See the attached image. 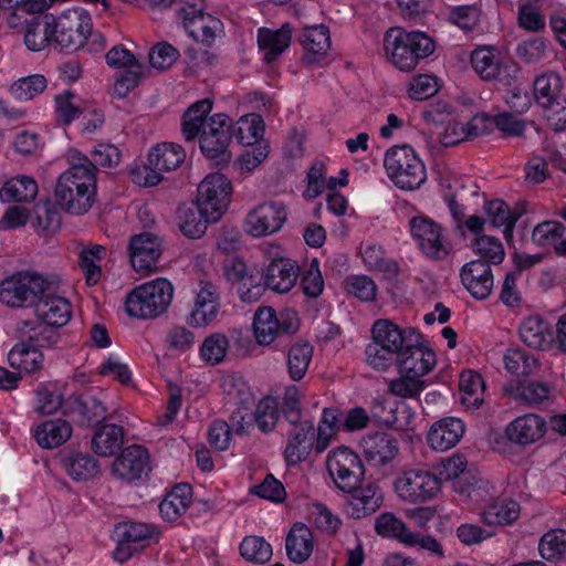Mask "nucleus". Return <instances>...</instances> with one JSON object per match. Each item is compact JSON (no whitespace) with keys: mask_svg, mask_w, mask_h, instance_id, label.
I'll list each match as a JSON object with an SVG mask.
<instances>
[{"mask_svg":"<svg viewBox=\"0 0 566 566\" xmlns=\"http://www.w3.org/2000/svg\"><path fill=\"white\" fill-rule=\"evenodd\" d=\"M459 388L462 403L467 407L478 408L483 402L484 381L478 373L463 371L460 376Z\"/></svg>","mask_w":566,"mask_h":566,"instance_id":"8fccbe9b","label":"nucleus"},{"mask_svg":"<svg viewBox=\"0 0 566 566\" xmlns=\"http://www.w3.org/2000/svg\"><path fill=\"white\" fill-rule=\"evenodd\" d=\"M471 64L474 71L485 81L501 80L505 66L499 55L491 48H479L471 54Z\"/></svg>","mask_w":566,"mask_h":566,"instance_id":"ea45409f","label":"nucleus"},{"mask_svg":"<svg viewBox=\"0 0 566 566\" xmlns=\"http://www.w3.org/2000/svg\"><path fill=\"white\" fill-rule=\"evenodd\" d=\"M35 314L40 321L62 327L71 319V303L65 297L56 295V290H53L51 295H45L36 305Z\"/></svg>","mask_w":566,"mask_h":566,"instance_id":"c756f323","label":"nucleus"},{"mask_svg":"<svg viewBox=\"0 0 566 566\" xmlns=\"http://www.w3.org/2000/svg\"><path fill=\"white\" fill-rule=\"evenodd\" d=\"M522 342L534 349L548 348L553 343L547 324L539 316L526 317L520 326Z\"/></svg>","mask_w":566,"mask_h":566,"instance_id":"4c0bfd02","label":"nucleus"},{"mask_svg":"<svg viewBox=\"0 0 566 566\" xmlns=\"http://www.w3.org/2000/svg\"><path fill=\"white\" fill-rule=\"evenodd\" d=\"M371 342L366 346L367 364L379 371L389 369L421 335L412 327L400 328L389 319L380 318L371 327Z\"/></svg>","mask_w":566,"mask_h":566,"instance_id":"f03ea898","label":"nucleus"},{"mask_svg":"<svg viewBox=\"0 0 566 566\" xmlns=\"http://www.w3.org/2000/svg\"><path fill=\"white\" fill-rule=\"evenodd\" d=\"M292 25L283 23L280 29L262 28L259 30L258 43L264 53V61L272 63L290 46L292 40Z\"/></svg>","mask_w":566,"mask_h":566,"instance_id":"c85d7f7f","label":"nucleus"},{"mask_svg":"<svg viewBox=\"0 0 566 566\" xmlns=\"http://www.w3.org/2000/svg\"><path fill=\"white\" fill-rule=\"evenodd\" d=\"M263 119L258 114H249L240 118L234 135L242 145H253L263 135Z\"/></svg>","mask_w":566,"mask_h":566,"instance_id":"e2e57ef3","label":"nucleus"},{"mask_svg":"<svg viewBox=\"0 0 566 566\" xmlns=\"http://www.w3.org/2000/svg\"><path fill=\"white\" fill-rule=\"evenodd\" d=\"M229 338L222 333H213L207 336L200 346V358L211 366L223 361L228 353Z\"/></svg>","mask_w":566,"mask_h":566,"instance_id":"4d7b16f0","label":"nucleus"},{"mask_svg":"<svg viewBox=\"0 0 566 566\" xmlns=\"http://www.w3.org/2000/svg\"><path fill=\"white\" fill-rule=\"evenodd\" d=\"M161 239L151 232H142L130 238L128 244L132 266L145 274L157 269L161 255Z\"/></svg>","mask_w":566,"mask_h":566,"instance_id":"dca6fc26","label":"nucleus"},{"mask_svg":"<svg viewBox=\"0 0 566 566\" xmlns=\"http://www.w3.org/2000/svg\"><path fill=\"white\" fill-rule=\"evenodd\" d=\"M474 252L481 256V261L490 264H499L504 260L505 251L502 242L491 235L475 237L472 243Z\"/></svg>","mask_w":566,"mask_h":566,"instance_id":"680f3d73","label":"nucleus"},{"mask_svg":"<svg viewBox=\"0 0 566 566\" xmlns=\"http://www.w3.org/2000/svg\"><path fill=\"white\" fill-rule=\"evenodd\" d=\"M24 43L29 50L38 52L53 43V15H33L25 21Z\"/></svg>","mask_w":566,"mask_h":566,"instance_id":"473e14b6","label":"nucleus"},{"mask_svg":"<svg viewBox=\"0 0 566 566\" xmlns=\"http://www.w3.org/2000/svg\"><path fill=\"white\" fill-rule=\"evenodd\" d=\"M91 14L82 8H72L53 15V43L60 50L75 52L92 33Z\"/></svg>","mask_w":566,"mask_h":566,"instance_id":"6e6552de","label":"nucleus"},{"mask_svg":"<svg viewBox=\"0 0 566 566\" xmlns=\"http://www.w3.org/2000/svg\"><path fill=\"white\" fill-rule=\"evenodd\" d=\"M234 135L232 119L226 114H216L209 118L199 137L202 154L216 160L217 165L228 164L231 155L228 147Z\"/></svg>","mask_w":566,"mask_h":566,"instance_id":"9d476101","label":"nucleus"},{"mask_svg":"<svg viewBox=\"0 0 566 566\" xmlns=\"http://www.w3.org/2000/svg\"><path fill=\"white\" fill-rule=\"evenodd\" d=\"M389 179L402 190L418 189L427 180L423 161L408 145L389 148L384 158Z\"/></svg>","mask_w":566,"mask_h":566,"instance_id":"0eeeda50","label":"nucleus"},{"mask_svg":"<svg viewBox=\"0 0 566 566\" xmlns=\"http://www.w3.org/2000/svg\"><path fill=\"white\" fill-rule=\"evenodd\" d=\"M564 226L558 221H543L538 223L533 232L532 240L536 245H556L564 234Z\"/></svg>","mask_w":566,"mask_h":566,"instance_id":"338daca9","label":"nucleus"},{"mask_svg":"<svg viewBox=\"0 0 566 566\" xmlns=\"http://www.w3.org/2000/svg\"><path fill=\"white\" fill-rule=\"evenodd\" d=\"M461 282L467 291L478 300L486 298L493 289L494 280L490 264L473 260L461 269Z\"/></svg>","mask_w":566,"mask_h":566,"instance_id":"393cba45","label":"nucleus"},{"mask_svg":"<svg viewBox=\"0 0 566 566\" xmlns=\"http://www.w3.org/2000/svg\"><path fill=\"white\" fill-rule=\"evenodd\" d=\"M410 233L420 251L433 260H442L450 253L444 229L427 217H413L409 221Z\"/></svg>","mask_w":566,"mask_h":566,"instance_id":"ddd939ff","label":"nucleus"},{"mask_svg":"<svg viewBox=\"0 0 566 566\" xmlns=\"http://www.w3.org/2000/svg\"><path fill=\"white\" fill-rule=\"evenodd\" d=\"M486 220L494 228H504V237L509 241L513 237L514 226L520 218L513 212L507 203L502 200H492L485 206Z\"/></svg>","mask_w":566,"mask_h":566,"instance_id":"c03bdc74","label":"nucleus"},{"mask_svg":"<svg viewBox=\"0 0 566 566\" xmlns=\"http://www.w3.org/2000/svg\"><path fill=\"white\" fill-rule=\"evenodd\" d=\"M67 160L70 167L57 178L54 198L65 212L81 216L95 201L97 169L87 156L76 149L69 150Z\"/></svg>","mask_w":566,"mask_h":566,"instance_id":"f257e3e1","label":"nucleus"},{"mask_svg":"<svg viewBox=\"0 0 566 566\" xmlns=\"http://www.w3.org/2000/svg\"><path fill=\"white\" fill-rule=\"evenodd\" d=\"M392 486L398 499L409 504L431 501L441 491L436 474L421 469H410L401 472L395 479Z\"/></svg>","mask_w":566,"mask_h":566,"instance_id":"1a4fd4ad","label":"nucleus"},{"mask_svg":"<svg viewBox=\"0 0 566 566\" xmlns=\"http://www.w3.org/2000/svg\"><path fill=\"white\" fill-rule=\"evenodd\" d=\"M395 364L399 373L422 379L434 368L437 356L431 348L423 345L421 339L412 344V347L407 348Z\"/></svg>","mask_w":566,"mask_h":566,"instance_id":"5701e85b","label":"nucleus"},{"mask_svg":"<svg viewBox=\"0 0 566 566\" xmlns=\"http://www.w3.org/2000/svg\"><path fill=\"white\" fill-rule=\"evenodd\" d=\"M124 428L115 423L102 424L92 437V450L101 457H112L122 450Z\"/></svg>","mask_w":566,"mask_h":566,"instance_id":"f704fd0d","label":"nucleus"},{"mask_svg":"<svg viewBox=\"0 0 566 566\" xmlns=\"http://www.w3.org/2000/svg\"><path fill=\"white\" fill-rule=\"evenodd\" d=\"M207 217L197 202L192 206H181L177 210L178 227L184 235L190 239L202 237L207 224L213 223Z\"/></svg>","mask_w":566,"mask_h":566,"instance_id":"e433bc0d","label":"nucleus"},{"mask_svg":"<svg viewBox=\"0 0 566 566\" xmlns=\"http://www.w3.org/2000/svg\"><path fill=\"white\" fill-rule=\"evenodd\" d=\"M254 335L259 344L270 345L279 336L275 311L271 307L260 308L253 319Z\"/></svg>","mask_w":566,"mask_h":566,"instance_id":"3c124183","label":"nucleus"},{"mask_svg":"<svg viewBox=\"0 0 566 566\" xmlns=\"http://www.w3.org/2000/svg\"><path fill=\"white\" fill-rule=\"evenodd\" d=\"M118 530H120L119 538L113 556L119 563L126 562L135 553L144 549L156 532L154 525L137 522L125 523Z\"/></svg>","mask_w":566,"mask_h":566,"instance_id":"aec40b11","label":"nucleus"},{"mask_svg":"<svg viewBox=\"0 0 566 566\" xmlns=\"http://www.w3.org/2000/svg\"><path fill=\"white\" fill-rule=\"evenodd\" d=\"M386 59L400 71L413 70L418 62L434 51L430 36L420 31L408 32L401 28H390L384 35Z\"/></svg>","mask_w":566,"mask_h":566,"instance_id":"7ed1b4c3","label":"nucleus"},{"mask_svg":"<svg viewBox=\"0 0 566 566\" xmlns=\"http://www.w3.org/2000/svg\"><path fill=\"white\" fill-rule=\"evenodd\" d=\"M503 363L509 373L516 376H530L538 370V358L520 348H510L503 357Z\"/></svg>","mask_w":566,"mask_h":566,"instance_id":"09e8293b","label":"nucleus"},{"mask_svg":"<svg viewBox=\"0 0 566 566\" xmlns=\"http://www.w3.org/2000/svg\"><path fill=\"white\" fill-rule=\"evenodd\" d=\"M185 158L186 153L180 145L174 143L157 145L149 153L147 165L143 168L144 180L138 179L137 182L145 187L158 185L163 179L161 172L175 170Z\"/></svg>","mask_w":566,"mask_h":566,"instance_id":"4468645a","label":"nucleus"},{"mask_svg":"<svg viewBox=\"0 0 566 566\" xmlns=\"http://www.w3.org/2000/svg\"><path fill=\"white\" fill-rule=\"evenodd\" d=\"M190 494V485L179 484L175 486L159 504L161 516L170 522L176 521L189 507Z\"/></svg>","mask_w":566,"mask_h":566,"instance_id":"79ce46f5","label":"nucleus"},{"mask_svg":"<svg viewBox=\"0 0 566 566\" xmlns=\"http://www.w3.org/2000/svg\"><path fill=\"white\" fill-rule=\"evenodd\" d=\"M203 0L187 2L186 6L180 9L184 27L193 40L200 35V31L206 24V18L209 15L203 12Z\"/></svg>","mask_w":566,"mask_h":566,"instance_id":"052dcab7","label":"nucleus"},{"mask_svg":"<svg viewBox=\"0 0 566 566\" xmlns=\"http://www.w3.org/2000/svg\"><path fill=\"white\" fill-rule=\"evenodd\" d=\"M70 476L75 481H87L98 473L97 461L87 453H73L64 459Z\"/></svg>","mask_w":566,"mask_h":566,"instance_id":"5fc2aeb1","label":"nucleus"},{"mask_svg":"<svg viewBox=\"0 0 566 566\" xmlns=\"http://www.w3.org/2000/svg\"><path fill=\"white\" fill-rule=\"evenodd\" d=\"M254 421L263 432L271 431L279 420L277 402L272 397H265L259 401L253 410Z\"/></svg>","mask_w":566,"mask_h":566,"instance_id":"0e129e2a","label":"nucleus"},{"mask_svg":"<svg viewBox=\"0 0 566 566\" xmlns=\"http://www.w3.org/2000/svg\"><path fill=\"white\" fill-rule=\"evenodd\" d=\"M314 347L308 343H296L287 353V370L292 380H301L312 360Z\"/></svg>","mask_w":566,"mask_h":566,"instance_id":"603ef678","label":"nucleus"},{"mask_svg":"<svg viewBox=\"0 0 566 566\" xmlns=\"http://www.w3.org/2000/svg\"><path fill=\"white\" fill-rule=\"evenodd\" d=\"M57 290V284L41 274L22 271L12 274L0 283V301L11 307L34 306L45 295Z\"/></svg>","mask_w":566,"mask_h":566,"instance_id":"20e7f679","label":"nucleus"},{"mask_svg":"<svg viewBox=\"0 0 566 566\" xmlns=\"http://www.w3.org/2000/svg\"><path fill=\"white\" fill-rule=\"evenodd\" d=\"M38 185L29 176H20L8 180L0 190V198L3 202H29L35 199Z\"/></svg>","mask_w":566,"mask_h":566,"instance_id":"37998d69","label":"nucleus"},{"mask_svg":"<svg viewBox=\"0 0 566 566\" xmlns=\"http://www.w3.org/2000/svg\"><path fill=\"white\" fill-rule=\"evenodd\" d=\"M517 24L523 30L534 33L545 28V17L542 14L537 1H520L517 8Z\"/></svg>","mask_w":566,"mask_h":566,"instance_id":"13d9d810","label":"nucleus"},{"mask_svg":"<svg viewBox=\"0 0 566 566\" xmlns=\"http://www.w3.org/2000/svg\"><path fill=\"white\" fill-rule=\"evenodd\" d=\"M343 492L348 493L346 500L347 512L356 520L374 514L384 502L382 491L375 482H360L352 490H344Z\"/></svg>","mask_w":566,"mask_h":566,"instance_id":"6ab92c4d","label":"nucleus"},{"mask_svg":"<svg viewBox=\"0 0 566 566\" xmlns=\"http://www.w3.org/2000/svg\"><path fill=\"white\" fill-rule=\"evenodd\" d=\"M239 553L248 563L264 565L272 558L273 549L264 537L248 535L240 543Z\"/></svg>","mask_w":566,"mask_h":566,"instance_id":"a18cd8bd","label":"nucleus"},{"mask_svg":"<svg viewBox=\"0 0 566 566\" xmlns=\"http://www.w3.org/2000/svg\"><path fill=\"white\" fill-rule=\"evenodd\" d=\"M297 275L298 266L294 261L284 258L274 259L264 272V285L277 293H287L295 285Z\"/></svg>","mask_w":566,"mask_h":566,"instance_id":"cd10ccee","label":"nucleus"},{"mask_svg":"<svg viewBox=\"0 0 566 566\" xmlns=\"http://www.w3.org/2000/svg\"><path fill=\"white\" fill-rule=\"evenodd\" d=\"M520 515V503L511 497L494 499L485 504L481 512L483 522L492 526L511 525Z\"/></svg>","mask_w":566,"mask_h":566,"instance_id":"7c9ffc66","label":"nucleus"},{"mask_svg":"<svg viewBox=\"0 0 566 566\" xmlns=\"http://www.w3.org/2000/svg\"><path fill=\"white\" fill-rule=\"evenodd\" d=\"M423 389V379L403 373H399V377L391 379L388 384L389 392L400 398H415Z\"/></svg>","mask_w":566,"mask_h":566,"instance_id":"69168bd1","label":"nucleus"},{"mask_svg":"<svg viewBox=\"0 0 566 566\" xmlns=\"http://www.w3.org/2000/svg\"><path fill=\"white\" fill-rule=\"evenodd\" d=\"M287 219L286 208L282 202L270 201L251 210L244 221L245 231L260 238L277 232Z\"/></svg>","mask_w":566,"mask_h":566,"instance_id":"2eb2a0df","label":"nucleus"},{"mask_svg":"<svg viewBox=\"0 0 566 566\" xmlns=\"http://www.w3.org/2000/svg\"><path fill=\"white\" fill-rule=\"evenodd\" d=\"M361 260L371 271L384 273L386 276H394L398 273L397 263L387 256L382 247L369 243L361 247Z\"/></svg>","mask_w":566,"mask_h":566,"instance_id":"49530a36","label":"nucleus"},{"mask_svg":"<svg viewBox=\"0 0 566 566\" xmlns=\"http://www.w3.org/2000/svg\"><path fill=\"white\" fill-rule=\"evenodd\" d=\"M172 296V284L160 277L134 289L126 297V312L142 319L155 318L167 311Z\"/></svg>","mask_w":566,"mask_h":566,"instance_id":"423d86ee","label":"nucleus"},{"mask_svg":"<svg viewBox=\"0 0 566 566\" xmlns=\"http://www.w3.org/2000/svg\"><path fill=\"white\" fill-rule=\"evenodd\" d=\"M113 475L125 482H135L151 470L149 453L142 446L133 444L120 451L112 463Z\"/></svg>","mask_w":566,"mask_h":566,"instance_id":"f3484780","label":"nucleus"},{"mask_svg":"<svg viewBox=\"0 0 566 566\" xmlns=\"http://www.w3.org/2000/svg\"><path fill=\"white\" fill-rule=\"evenodd\" d=\"M232 186L222 174L216 172L207 176L198 186L196 201L209 220L217 222L226 212Z\"/></svg>","mask_w":566,"mask_h":566,"instance_id":"9b49d317","label":"nucleus"},{"mask_svg":"<svg viewBox=\"0 0 566 566\" xmlns=\"http://www.w3.org/2000/svg\"><path fill=\"white\" fill-rule=\"evenodd\" d=\"M326 469L334 484L340 491L352 490L364 480L365 469L360 458L348 448L331 451Z\"/></svg>","mask_w":566,"mask_h":566,"instance_id":"f8f14e48","label":"nucleus"},{"mask_svg":"<svg viewBox=\"0 0 566 566\" xmlns=\"http://www.w3.org/2000/svg\"><path fill=\"white\" fill-rule=\"evenodd\" d=\"M316 437L315 427L312 421L305 420L300 427L293 428L289 434L287 446L284 451L287 465H296L304 461L314 448Z\"/></svg>","mask_w":566,"mask_h":566,"instance_id":"bb28decb","label":"nucleus"},{"mask_svg":"<svg viewBox=\"0 0 566 566\" xmlns=\"http://www.w3.org/2000/svg\"><path fill=\"white\" fill-rule=\"evenodd\" d=\"M560 74L554 71L537 75L533 82V96L552 128L562 132L566 128V95Z\"/></svg>","mask_w":566,"mask_h":566,"instance_id":"39448f33","label":"nucleus"},{"mask_svg":"<svg viewBox=\"0 0 566 566\" xmlns=\"http://www.w3.org/2000/svg\"><path fill=\"white\" fill-rule=\"evenodd\" d=\"M505 391L517 401L535 406L548 399L551 387L543 381L524 380L507 385Z\"/></svg>","mask_w":566,"mask_h":566,"instance_id":"58836bf2","label":"nucleus"},{"mask_svg":"<svg viewBox=\"0 0 566 566\" xmlns=\"http://www.w3.org/2000/svg\"><path fill=\"white\" fill-rule=\"evenodd\" d=\"M43 354L29 343L17 344L8 355V360L13 368L31 374L42 368Z\"/></svg>","mask_w":566,"mask_h":566,"instance_id":"a19ab883","label":"nucleus"},{"mask_svg":"<svg viewBox=\"0 0 566 566\" xmlns=\"http://www.w3.org/2000/svg\"><path fill=\"white\" fill-rule=\"evenodd\" d=\"M106 252V248L99 244L83 248L78 254V265L85 276L88 285H95L102 275V269L98 264Z\"/></svg>","mask_w":566,"mask_h":566,"instance_id":"de8ad7c7","label":"nucleus"},{"mask_svg":"<svg viewBox=\"0 0 566 566\" xmlns=\"http://www.w3.org/2000/svg\"><path fill=\"white\" fill-rule=\"evenodd\" d=\"M72 434L71 424L64 419L46 420L34 432L38 444L43 449H53L65 443Z\"/></svg>","mask_w":566,"mask_h":566,"instance_id":"c9c22d12","label":"nucleus"},{"mask_svg":"<svg viewBox=\"0 0 566 566\" xmlns=\"http://www.w3.org/2000/svg\"><path fill=\"white\" fill-rule=\"evenodd\" d=\"M465 432V426L460 418L446 417L431 424L427 433L428 446L439 452L455 447Z\"/></svg>","mask_w":566,"mask_h":566,"instance_id":"b1692460","label":"nucleus"},{"mask_svg":"<svg viewBox=\"0 0 566 566\" xmlns=\"http://www.w3.org/2000/svg\"><path fill=\"white\" fill-rule=\"evenodd\" d=\"M46 87V78L34 74L15 81L10 87V95L20 102H27L41 94Z\"/></svg>","mask_w":566,"mask_h":566,"instance_id":"bf43d9fd","label":"nucleus"},{"mask_svg":"<svg viewBox=\"0 0 566 566\" xmlns=\"http://www.w3.org/2000/svg\"><path fill=\"white\" fill-rule=\"evenodd\" d=\"M374 530L377 535L395 538L406 545V537L411 534L403 521L391 512H384L375 518Z\"/></svg>","mask_w":566,"mask_h":566,"instance_id":"864d4df0","label":"nucleus"},{"mask_svg":"<svg viewBox=\"0 0 566 566\" xmlns=\"http://www.w3.org/2000/svg\"><path fill=\"white\" fill-rule=\"evenodd\" d=\"M360 444L365 460L376 468L389 464L399 453L398 440L387 432L369 433Z\"/></svg>","mask_w":566,"mask_h":566,"instance_id":"412c9836","label":"nucleus"},{"mask_svg":"<svg viewBox=\"0 0 566 566\" xmlns=\"http://www.w3.org/2000/svg\"><path fill=\"white\" fill-rule=\"evenodd\" d=\"M57 327L44 323L43 321H21L17 324V332L21 339H28V343L35 348L53 347L60 340Z\"/></svg>","mask_w":566,"mask_h":566,"instance_id":"2f4dec72","label":"nucleus"},{"mask_svg":"<svg viewBox=\"0 0 566 566\" xmlns=\"http://www.w3.org/2000/svg\"><path fill=\"white\" fill-rule=\"evenodd\" d=\"M547 431L545 419L536 413L516 417L505 428L506 438L518 446L526 447L538 442Z\"/></svg>","mask_w":566,"mask_h":566,"instance_id":"4be33fe9","label":"nucleus"},{"mask_svg":"<svg viewBox=\"0 0 566 566\" xmlns=\"http://www.w3.org/2000/svg\"><path fill=\"white\" fill-rule=\"evenodd\" d=\"M32 226L39 231L52 232L59 228L60 216L50 201L38 203L34 207Z\"/></svg>","mask_w":566,"mask_h":566,"instance_id":"774afa93","label":"nucleus"},{"mask_svg":"<svg viewBox=\"0 0 566 566\" xmlns=\"http://www.w3.org/2000/svg\"><path fill=\"white\" fill-rule=\"evenodd\" d=\"M65 413L73 417L81 427H95L107 417V407L96 396L90 394L74 395L64 403Z\"/></svg>","mask_w":566,"mask_h":566,"instance_id":"a211bd4d","label":"nucleus"},{"mask_svg":"<svg viewBox=\"0 0 566 566\" xmlns=\"http://www.w3.org/2000/svg\"><path fill=\"white\" fill-rule=\"evenodd\" d=\"M219 311L220 300L217 287L211 282H203L187 321L191 326L205 327L217 318Z\"/></svg>","mask_w":566,"mask_h":566,"instance_id":"a878e982","label":"nucleus"},{"mask_svg":"<svg viewBox=\"0 0 566 566\" xmlns=\"http://www.w3.org/2000/svg\"><path fill=\"white\" fill-rule=\"evenodd\" d=\"M538 552L547 562L562 560L566 553V531L558 528L545 533L539 539Z\"/></svg>","mask_w":566,"mask_h":566,"instance_id":"6e6d98bb","label":"nucleus"},{"mask_svg":"<svg viewBox=\"0 0 566 566\" xmlns=\"http://www.w3.org/2000/svg\"><path fill=\"white\" fill-rule=\"evenodd\" d=\"M285 549L293 563L302 564L307 560L313 552L311 530L305 524L296 523L286 536Z\"/></svg>","mask_w":566,"mask_h":566,"instance_id":"72a5a7b5","label":"nucleus"}]
</instances>
